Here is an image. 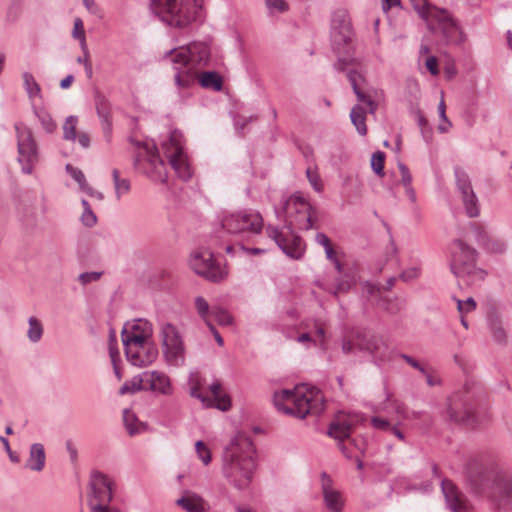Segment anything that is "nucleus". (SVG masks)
Here are the masks:
<instances>
[{"label": "nucleus", "instance_id": "nucleus-53", "mask_svg": "<svg viewBox=\"0 0 512 512\" xmlns=\"http://www.w3.org/2000/svg\"><path fill=\"white\" fill-rule=\"evenodd\" d=\"M115 344L116 336L112 331L109 337V355L113 364H115L117 359L119 358V350L117 349V347H115Z\"/></svg>", "mask_w": 512, "mask_h": 512}, {"label": "nucleus", "instance_id": "nucleus-55", "mask_svg": "<svg viewBox=\"0 0 512 512\" xmlns=\"http://www.w3.org/2000/svg\"><path fill=\"white\" fill-rule=\"evenodd\" d=\"M371 424L374 428L382 431H389L392 426L388 420L381 417H373Z\"/></svg>", "mask_w": 512, "mask_h": 512}, {"label": "nucleus", "instance_id": "nucleus-20", "mask_svg": "<svg viewBox=\"0 0 512 512\" xmlns=\"http://www.w3.org/2000/svg\"><path fill=\"white\" fill-rule=\"evenodd\" d=\"M488 497L497 508L512 509V477L496 479Z\"/></svg>", "mask_w": 512, "mask_h": 512}, {"label": "nucleus", "instance_id": "nucleus-47", "mask_svg": "<svg viewBox=\"0 0 512 512\" xmlns=\"http://www.w3.org/2000/svg\"><path fill=\"white\" fill-rule=\"evenodd\" d=\"M66 171L79 184L80 190H82L84 186L88 184L84 173L80 169L68 164L66 166Z\"/></svg>", "mask_w": 512, "mask_h": 512}, {"label": "nucleus", "instance_id": "nucleus-52", "mask_svg": "<svg viewBox=\"0 0 512 512\" xmlns=\"http://www.w3.org/2000/svg\"><path fill=\"white\" fill-rule=\"evenodd\" d=\"M101 275L102 272L98 271L84 272L78 276V280L82 285H87L89 283L98 281Z\"/></svg>", "mask_w": 512, "mask_h": 512}, {"label": "nucleus", "instance_id": "nucleus-5", "mask_svg": "<svg viewBox=\"0 0 512 512\" xmlns=\"http://www.w3.org/2000/svg\"><path fill=\"white\" fill-rule=\"evenodd\" d=\"M410 3L432 32H439L447 41L461 40L458 24L447 10L432 6L427 0H410Z\"/></svg>", "mask_w": 512, "mask_h": 512}, {"label": "nucleus", "instance_id": "nucleus-3", "mask_svg": "<svg viewBox=\"0 0 512 512\" xmlns=\"http://www.w3.org/2000/svg\"><path fill=\"white\" fill-rule=\"evenodd\" d=\"M273 402L278 411L299 419L307 415H320L324 410L322 396L312 391L304 393L299 389H282L274 393Z\"/></svg>", "mask_w": 512, "mask_h": 512}, {"label": "nucleus", "instance_id": "nucleus-9", "mask_svg": "<svg viewBox=\"0 0 512 512\" xmlns=\"http://www.w3.org/2000/svg\"><path fill=\"white\" fill-rule=\"evenodd\" d=\"M164 154L169 160L171 167L183 180L191 177V167L187 154L183 147V136L179 131H172L168 141L162 144Z\"/></svg>", "mask_w": 512, "mask_h": 512}, {"label": "nucleus", "instance_id": "nucleus-36", "mask_svg": "<svg viewBox=\"0 0 512 512\" xmlns=\"http://www.w3.org/2000/svg\"><path fill=\"white\" fill-rule=\"evenodd\" d=\"M95 106L98 115L104 119V121L108 122L110 113H111V105L107 98L102 94H96L95 96Z\"/></svg>", "mask_w": 512, "mask_h": 512}, {"label": "nucleus", "instance_id": "nucleus-16", "mask_svg": "<svg viewBox=\"0 0 512 512\" xmlns=\"http://www.w3.org/2000/svg\"><path fill=\"white\" fill-rule=\"evenodd\" d=\"M355 345L360 351H365L371 354L377 365L385 363L391 359L389 347L381 336L367 335L359 332L356 335Z\"/></svg>", "mask_w": 512, "mask_h": 512}, {"label": "nucleus", "instance_id": "nucleus-42", "mask_svg": "<svg viewBox=\"0 0 512 512\" xmlns=\"http://www.w3.org/2000/svg\"><path fill=\"white\" fill-rule=\"evenodd\" d=\"M77 118L75 116H69L64 125H63V133L64 138L67 140H76L77 132H76V126H77Z\"/></svg>", "mask_w": 512, "mask_h": 512}, {"label": "nucleus", "instance_id": "nucleus-8", "mask_svg": "<svg viewBox=\"0 0 512 512\" xmlns=\"http://www.w3.org/2000/svg\"><path fill=\"white\" fill-rule=\"evenodd\" d=\"M283 213L288 224L299 230H309L315 221L311 204L300 194H294L286 200Z\"/></svg>", "mask_w": 512, "mask_h": 512}, {"label": "nucleus", "instance_id": "nucleus-19", "mask_svg": "<svg viewBox=\"0 0 512 512\" xmlns=\"http://www.w3.org/2000/svg\"><path fill=\"white\" fill-rule=\"evenodd\" d=\"M269 237L277 244L287 256H301L304 252L303 243L300 237L293 233L267 228Z\"/></svg>", "mask_w": 512, "mask_h": 512}, {"label": "nucleus", "instance_id": "nucleus-61", "mask_svg": "<svg viewBox=\"0 0 512 512\" xmlns=\"http://www.w3.org/2000/svg\"><path fill=\"white\" fill-rule=\"evenodd\" d=\"M0 441L2 442V444L4 446L5 451L7 452L8 456H9V459L14 463H18L20 461V457L15 452H13L11 450L8 439L5 437H0Z\"/></svg>", "mask_w": 512, "mask_h": 512}, {"label": "nucleus", "instance_id": "nucleus-45", "mask_svg": "<svg viewBox=\"0 0 512 512\" xmlns=\"http://www.w3.org/2000/svg\"><path fill=\"white\" fill-rule=\"evenodd\" d=\"M306 175L314 190L321 192L323 190V183L317 169L315 167H308L306 170Z\"/></svg>", "mask_w": 512, "mask_h": 512}, {"label": "nucleus", "instance_id": "nucleus-1", "mask_svg": "<svg viewBox=\"0 0 512 512\" xmlns=\"http://www.w3.org/2000/svg\"><path fill=\"white\" fill-rule=\"evenodd\" d=\"M332 29L333 48L338 54L337 68L341 71H347V77L357 99L368 106L370 113H374L383 98V92L366 88L364 77L355 70L359 64L352 56L353 31L351 21L345 15L334 18Z\"/></svg>", "mask_w": 512, "mask_h": 512}, {"label": "nucleus", "instance_id": "nucleus-30", "mask_svg": "<svg viewBox=\"0 0 512 512\" xmlns=\"http://www.w3.org/2000/svg\"><path fill=\"white\" fill-rule=\"evenodd\" d=\"M176 504L186 512H204V501L197 494L187 493L185 496L179 498Z\"/></svg>", "mask_w": 512, "mask_h": 512}, {"label": "nucleus", "instance_id": "nucleus-29", "mask_svg": "<svg viewBox=\"0 0 512 512\" xmlns=\"http://www.w3.org/2000/svg\"><path fill=\"white\" fill-rule=\"evenodd\" d=\"M209 390L212 394V401L215 408L221 411H228L231 408L230 396L222 391V384L216 380L210 386Z\"/></svg>", "mask_w": 512, "mask_h": 512}, {"label": "nucleus", "instance_id": "nucleus-14", "mask_svg": "<svg viewBox=\"0 0 512 512\" xmlns=\"http://www.w3.org/2000/svg\"><path fill=\"white\" fill-rule=\"evenodd\" d=\"M450 269L455 277L466 285L481 282L488 274L477 264L476 258H452Z\"/></svg>", "mask_w": 512, "mask_h": 512}, {"label": "nucleus", "instance_id": "nucleus-56", "mask_svg": "<svg viewBox=\"0 0 512 512\" xmlns=\"http://www.w3.org/2000/svg\"><path fill=\"white\" fill-rule=\"evenodd\" d=\"M452 253L454 254H470L472 253V249L466 245L465 243H463L461 240H456L453 244H452Z\"/></svg>", "mask_w": 512, "mask_h": 512}, {"label": "nucleus", "instance_id": "nucleus-27", "mask_svg": "<svg viewBox=\"0 0 512 512\" xmlns=\"http://www.w3.org/2000/svg\"><path fill=\"white\" fill-rule=\"evenodd\" d=\"M46 455L44 446L41 443H34L30 447L29 458L25 467L40 472L45 467Z\"/></svg>", "mask_w": 512, "mask_h": 512}, {"label": "nucleus", "instance_id": "nucleus-25", "mask_svg": "<svg viewBox=\"0 0 512 512\" xmlns=\"http://www.w3.org/2000/svg\"><path fill=\"white\" fill-rule=\"evenodd\" d=\"M146 390L159 392L163 395H170L172 387L170 379L164 373L158 371L144 372Z\"/></svg>", "mask_w": 512, "mask_h": 512}, {"label": "nucleus", "instance_id": "nucleus-13", "mask_svg": "<svg viewBox=\"0 0 512 512\" xmlns=\"http://www.w3.org/2000/svg\"><path fill=\"white\" fill-rule=\"evenodd\" d=\"M222 227L230 233L251 232L258 234L263 228V219L258 212L232 213L223 218Z\"/></svg>", "mask_w": 512, "mask_h": 512}, {"label": "nucleus", "instance_id": "nucleus-38", "mask_svg": "<svg viewBox=\"0 0 512 512\" xmlns=\"http://www.w3.org/2000/svg\"><path fill=\"white\" fill-rule=\"evenodd\" d=\"M221 326H229L233 322L232 315L224 308L214 306L211 308V315Z\"/></svg>", "mask_w": 512, "mask_h": 512}, {"label": "nucleus", "instance_id": "nucleus-15", "mask_svg": "<svg viewBox=\"0 0 512 512\" xmlns=\"http://www.w3.org/2000/svg\"><path fill=\"white\" fill-rule=\"evenodd\" d=\"M225 258H189V267L199 276L218 282L227 274Z\"/></svg>", "mask_w": 512, "mask_h": 512}, {"label": "nucleus", "instance_id": "nucleus-49", "mask_svg": "<svg viewBox=\"0 0 512 512\" xmlns=\"http://www.w3.org/2000/svg\"><path fill=\"white\" fill-rule=\"evenodd\" d=\"M421 268L419 266H412L403 270L399 278L404 282L412 281L420 276Z\"/></svg>", "mask_w": 512, "mask_h": 512}, {"label": "nucleus", "instance_id": "nucleus-10", "mask_svg": "<svg viewBox=\"0 0 512 512\" xmlns=\"http://www.w3.org/2000/svg\"><path fill=\"white\" fill-rule=\"evenodd\" d=\"M138 168L155 181L164 182L167 178V169L160 158L153 141H147L140 146L137 156Z\"/></svg>", "mask_w": 512, "mask_h": 512}, {"label": "nucleus", "instance_id": "nucleus-6", "mask_svg": "<svg viewBox=\"0 0 512 512\" xmlns=\"http://www.w3.org/2000/svg\"><path fill=\"white\" fill-rule=\"evenodd\" d=\"M152 11L163 22L174 27H186L197 16L199 0H153Z\"/></svg>", "mask_w": 512, "mask_h": 512}, {"label": "nucleus", "instance_id": "nucleus-64", "mask_svg": "<svg viewBox=\"0 0 512 512\" xmlns=\"http://www.w3.org/2000/svg\"><path fill=\"white\" fill-rule=\"evenodd\" d=\"M91 512H120L118 509L110 508L109 504L100 505L91 502Z\"/></svg>", "mask_w": 512, "mask_h": 512}, {"label": "nucleus", "instance_id": "nucleus-28", "mask_svg": "<svg viewBox=\"0 0 512 512\" xmlns=\"http://www.w3.org/2000/svg\"><path fill=\"white\" fill-rule=\"evenodd\" d=\"M487 324L492 333L493 339L499 344H505L507 341V334L496 310L493 309L488 312Z\"/></svg>", "mask_w": 512, "mask_h": 512}, {"label": "nucleus", "instance_id": "nucleus-21", "mask_svg": "<svg viewBox=\"0 0 512 512\" xmlns=\"http://www.w3.org/2000/svg\"><path fill=\"white\" fill-rule=\"evenodd\" d=\"M140 325L144 326L142 332L128 331L126 326L123 328L121 336L125 353L129 352V349L134 350L141 348V346L147 343H153L151 323L149 321H140Z\"/></svg>", "mask_w": 512, "mask_h": 512}, {"label": "nucleus", "instance_id": "nucleus-31", "mask_svg": "<svg viewBox=\"0 0 512 512\" xmlns=\"http://www.w3.org/2000/svg\"><path fill=\"white\" fill-rule=\"evenodd\" d=\"M197 77L199 84L204 88L219 91L222 87V79L216 72H202L196 75L194 72V79Z\"/></svg>", "mask_w": 512, "mask_h": 512}, {"label": "nucleus", "instance_id": "nucleus-11", "mask_svg": "<svg viewBox=\"0 0 512 512\" xmlns=\"http://www.w3.org/2000/svg\"><path fill=\"white\" fill-rule=\"evenodd\" d=\"M160 336L166 361L176 367L182 366L185 362V348L176 326L171 323H163Z\"/></svg>", "mask_w": 512, "mask_h": 512}, {"label": "nucleus", "instance_id": "nucleus-35", "mask_svg": "<svg viewBox=\"0 0 512 512\" xmlns=\"http://www.w3.org/2000/svg\"><path fill=\"white\" fill-rule=\"evenodd\" d=\"M25 90L29 96V98H35L41 96V88L39 84L36 82L35 78L32 74L25 72L22 75Z\"/></svg>", "mask_w": 512, "mask_h": 512}, {"label": "nucleus", "instance_id": "nucleus-12", "mask_svg": "<svg viewBox=\"0 0 512 512\" xmlns=\"http://www.w3.org/2000/svg\"><path fill=\"white\" fill-rule=\"evenodd\" d=\"M15 128L18 140V160L22 165L23 172L30 174L38 162L36 143L30 129L21 125H16Z\"/></svg>", "mask_w": 512, "mask_h": 512}, {"label": "nucleus", "instance_id": "nucleus-54", "mask_svg": "<svg viewBox=\"0 0 512 512\" xmlns=\"http://www.w3.org/2000/svg\"><path fill=\"white\" fill-rule=\"evenodd\" d=\"M425 67L433 76L439 75L438 59L435 56L426 57Z\"/></svg>", "mask_w": 512, "mask_h": 512}, {"label": "nucleus", "instance_id": "nucleus-63", "mask_svg": "<svg viewBox=\"0 0 512 512\" xmlns=\"http://www.w3.org/2000/svg\"><path fill=\"white\" fill-rule=\"evenodd\" d=\"M377 292H379V287L367 281L363 283V294L366 295V297H371Z\"/></svg>", "mask_w": 512, "mask_h": 512}, {"label": "nucleus", "instance_id": "nucleus-32", "mask_svg": "<svg viewBox=\"0 0 512 512\" xmlns=\"http://www.w3.org/2000/svg\"><path fill=\"white\" fill-rule=\"evenodd\" d=\"M144 374L134 376L130 381H126L119 389L120 395L134 394L146 390Z\"/></svg>", "mask_w": 512, "mask_h": 512}, {"label": "nucleus", "instance_id": "nucleus-39", "mask_svg": "<svg viewBox=\"0 0 512 512\" xmlns=\"http://www.w3.org/2000/svg\"><path fill=\"white\" fill-rule=\"evenodd\" d=\"M72 37L80 42L81 48L87 54L86 35L83 21L80 18L74 19Z\"/></svg>", "mask_w": 512, "mask_h": 512}, {"label": "nucleus", "instance_id": "nucleus-4", "mask_svg": "<svg viewBox=\"0 0 512 512\" xmlns=\"http://www.w3.org/2000/svg\"><path fill=\"white\" fill-rule=\"evenodd\" d=\"M209 57L210 49L204 42H193L172 50L169 53V59L174 68L176 70L185 69L183 73L179 72L176 75V83L182 87L188 86L194 80L196 67L205 65Z\"/></svg>", "mask_w": 512, "mask_h": 512}, {"label": "nucleus", "instance_id": "nucleus-50", "mask_svg": "<svg viewBox=\"0 0 512 512\" xmlns=\"http://www.w3.org/2000/svg\"><path fill=\"white\" fill-rule=\"evenodd\" d=\"M190 395L194 398H197L201 401L204 407H213L214 403L210 396H206L203 393L200 392V389L198 386H193L190 389Z\"/></svg>", "mask_w": 512, "mask_h": 512}, {"label": "nucleus", "instance_id": "nucleus-46", "mask_svg": "<svg viewBox=\"0 0 512 512\" xmlns=\"http://www.w3.org/2000/svg\"><path fill=\"white\" fill-rule=\"evenodd\" d=\"M196 453L201 461L208 465L211 462V452L202 440L195 443Z\"/></svg>", "mask_w": 512, "mask_h": 512}, {"label": "nucleus", "instance_id": "nucleus-17", "mask_svg": "<svg viewBox=\"0 0 512 512\" xmlns=\"http://www.w3.org/2000/svg\"><path fill=\"white\" fill-rule=\"evenodd\" d=\"M91 494L89 497V505L94 504L107 505L112 500V482L110 479L99 471H94L90 477Z\"/></svg>", "mask_w": 512, "mask_h": 512}, {"label": "nucleus", "instance_id": "nucleus-37", "mask_svg": "<svg viewBox=\"0 0 512 512\" xmlns=\"http://www.w3.org/2000/svg\"><path fill=\"white\" fill-rule=\"evenodd\" d=\"M112 176L117 199H120L130 191V182L127 179L120 178L119 171L117 169L113 170Z\"/></svg>", "mask_w": 512, "mask_h": 512}, {"label": "nucleus", "instance_id": "nucleus-2", "mask_svg": "<svg viewBox=\"0 0 512 512\" xmlns=\"http://www.w3.org/2000/svg\"><path fill=\"white\" fill-rule=\"evenodd\" d=\"M256 450L249 436L238 433L226 450L223 474L238 490L249 487L256 469Z\"/></svg>", "mask_w": 512, "mask_h": 512}, {"label": "nucleus", "instance_id": "nucleus-62", "mask_svg": "<svg viewBox=\"0 0 512 512\" xmlns=\"http://www.w3.org/2000/svg\"><path fill=\"white\" fill-rule=\"evenodd\" d=\"M266 3L270 9H275L278 12L287 10V4L284 0H266Z\"/></svg>", "mask_w": 512, "mask_h": 512}, {"label": "nucleus", "instance_id": "nucleus-41", "mask_svg": "<svg viewBox=\"0 0 512 512\" xmlns=\"http://www.w3.org/2000/svg\"><path fill=\"white\" fill-rule=\"evenodd\" d=\"M195 307H196V310H197L199 316L204 320V322L206 324H208V322H211L210 306H209L208 302L202 296H198L195 298Z\"/></svg>", "mask_w": 512, "mask_h": 512}, {"label": "nucleus", "instance_id": "nucleus-24", "mask_svg": "<svg viewBox=\"0 0 512 512\" xmlns=\"http://www.w3.org/2000/svg\"><path fill=\"white\" fill-rule=\"evenodd\" d=\"M128 362L137 367H144L153 363L158 356V349L154 343H147L141 348L125 353Z\"/></svg>", "mask_w": 512, "mask_h": 512}, {"label": "nucleus", "instance_id": "nucleus-34", "mask_svg": "<svg viewBox=\"0 0 512 512\" xmlns=\"http://www.w3.org/2000/svg\"><path fill=\"white\" fill-rule=\"evenodd\" d=\"M28 325L29 328L27 331V337L29 341L32 343H38L41 340L44 332L42 322L38 318L31 316L28 319Z\"/></svg>", "mask_w": 512, "mask_h": 512}, {"label": "nucleus", "instance_id": "nucleus-59", "mask_svg": "<svg viewBox=\"0 0 512 512\" xmlns=\"http://www.w3.org/2000/svg\"><path fill=\"white\" fill-rule=\"evenodd\" d=\"M399 170L401 174V182L405 187L411 185L412 177L409 172V169L404 164H399Z\"/></svg>", "mask_w": 512, "mask_h": 512}, {"label": "nucleus", "instance_id": "nucleus-23", "mask_svg": "<svg viewBox=\"0 0 512 512\" xmlns=\"http://www.w3.org/2000/svg\"><path fill=\"white\" fill-rule=\"evenodd\" d=\"M321 488L327 510L330 512H342L344 499L342 494L333 488V481L326 472L321 473Z\"/></svg>", "mask_w": 512, "mask_h": 512}, {"label": "nucleus", "instance_id": "nucleus-51", "mask_svg": "<svg viewBox=\"0 0 512 512\" xmlns=\"http://www.w3.org/2000/svg\"><path fill=\"white\" fill-rule=\"evenodd\" d=\"M457 309L460 314L469 313L476 309V301L474 298L469 297L465 301L458 300L457 301Z\"/></svg>", "mask_w": 512, "mask_h": 512}, {"label": "nucleus", "instance_id": "nucleus-7", "mask_svg": "<svg viewBox=\"0 0 512 512\" xmlns=\"http://www.w3.org/2000/svg\"><path fill=\"white\" fill-rule=\"evenodd\" d=\"M476 399L468 390L454 393L448 399L447 414L451 422L474 428L480 424Z\"/></svg>", "mask_w": 512, "mask_h": 512}, {"label": "nucleus", "instance_id": "nucleus-22", "mask_svg": "<svg viewBox=\"0 0 512 512\" xmlns=\"http://www.w3.org/2000/svg\"><path fill=\"white\" fill-rule=\"evenodd\" d=\"M441 489L451 512H472V506L452 481L442 480Z\"/></svg>", "mask_w": 512, "mask_h": 512}, {"label": "nucleus", "instance_id": "nucleus-48", "mask_svg": "<svg viewBox=\"0 0 512 512\" xmlns=\"http://www.w3.org/2000/svg\"><path fill=\"white\" fill-rule=\"evenodd\" d=\"M316 241L319 245L324 247L326 256H335L336 251L334 250L333 244L330 239L324 234H317Z\"/></svg>", "mask_w": 512, "mask_h": 512}, {"label": "nucleus", "instance_id": "nucleus-58", "mask_svg": "<svg viewBox=\"0 0 512 512\" xmlns=\"http://www.w3.org/2000/svg\"><path fill=\"white\" fill-rule=\"evenodd\" d=\"M506 251L505 244L502 241H491L488 244V252L494 254H502Z\"/></svg>", "mask_w": 512, "mask_h": 512}, {"label": "nucleus", "instance_id": "nucleus-44", "mask_svg": "<svg viewBox=\"0 0 512 512\" xmlns=\"http://www.w3.org/2000/svg\"><path fill=\"white\" fill-rule=\"evenodd\" d=\"M384 163H385V154L384 152L377 151L371 157V167L373 171L379 175H384Z\"/></svg>", "mask_w": 512, "mask_h": 512}, {"label": "nucleus", "instance_id": "nucleus-43", "mask_svg": "<svg viewBox=\"0 0 512 512\" xmlns=\"http://www.w3.org/2000/svg\"><path fill=\"white\" fill-rule=\"evenodd\" d=\"M123 421L129 435L133 436L139 432V429L136 427L137 417L128 409H125L123 412Z\"/></svg>", "mask_w": 512, "mask_h": 512}, {"label": "nucleus", "instance_id": "nucleus-60", "mask_svg": "<svg viewBox=\"0 0 512 512\" xmlns=\"http://www.w3.org/2000/svg\"><path fill=\"white\" fill-rule=\"evenodd\" d=\"M400 357L410 366L413 368L419 370L422 374H426V369L413 357L407 355V354H400Z\"/></svg>", "mask_w": 512, "mask_h": 512}, {"label": "nucleus", "instance_id": "nucleus-40", "mask_svg": "<svg viewBox=\"0 0 512 512\" xmlns=\"http://www.w3.org/2000/svg\"><path fill=\"white\" fill-rule=\"evenodd\" d=\"M81 204L83 207V212L80 217L82 224L86 227H93L97 223V216L92 211L91 206L85 199L81 201Z\"/></svg>", "mask_w": 512, "mask_h": 512}, {"label": "nucleus", "instance_id": "nucleus-33", "mask_svg": "<svg viewBox=\"0 0 512 512\" xmlns=\"http://www.w3.org/2000/svg\"><path fill=\"white\" fill-rule=\"evenodd\" d=\"M350 118H351L353 125L356 127L358 133L363 136L366 135V133H367V126L365 124L366 113L360 105H357L352 108L351 113H350Z\"/></svg>", "mask_w": 512, "mask_h": 512}, {"label": "nucleus", "instance_id": "nucleus-18", "mask_svg": "<svg viewBox=\"0 0 512 512\" xmlns=\"http://www.w3.org/2000/svg\"><path fill=\"white\" fill-rule=\"evenodd\" d=\"M455 177L457 187L462 195L466 213L469 217H477L479 215L478 200L472 190L471 182L467 173L461 168H456Z\"/></svg>", "mask_w": 512, "mask_h": 512}, {"label": "nucleus", "instance_id": "nucleus-57", "mask_svg": "<svg viewBox=\"0 0 512 512\" xmlns=\"http://www.w3.org/2000/svg\"><path fill=\"white\" fill-rule=\"evenodd\" d=\"M240 250L242 251H245V252H251V253H264L265 251L259 247H256V248H251V249H245V247H243L242 245H237V246H227L226 247V252L227 253H239Z\"/></svg>", "mask_w": 512, "mask_h": 512}, {"label": "nucleus", "instance_id": "nucleus-26", "mask_svg": "<svg viewBox=\"0 0 512 512\" xmlns=\"http://www.w3.org/2000/svg\"><path fill=\"white\" fill-rule=\"evenodd\" d=\"M352 431V423L351 421L344 415L338 416L334 421H332L329 425L328 435L343 441L346 438L350 437Z\"/></svg>", "mask_w": 512, "mask_h": 512}]
</instances>
